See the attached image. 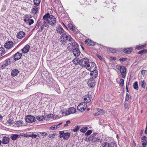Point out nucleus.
Returning a JSON list of instances; mask_svg holds the SVG:
<instances>
[{
  "mask_svg": "<svg viewBox=\"0 0 147 147\" xmlns=\"http://www.w3.org/2000/svg\"><path fill=\"white\" fill-rule=\"evenodd\" d=\"M44 25L45 27L48 28L49 25L52 26L55 25L56 22V19L53 15L48 13L43 17Z\"/></svg>",
  "mask_w": 147,
  "mask_h": 147,
  "instance_id": "nucleus-1",
  "label": "nucleus"
},
{
  "mask_svg": "<svg viewBox=\"0 0 147 147\" xmlns=\"http://www.w3.org/2000/svg\"><path fill=\"white\" fill-rule=\"evenodd\" d=\"M89 62V59L87 58H85L79 60V64L82 67H85L86 68L87 65H88Z\"/></svg>",
  "mask_w": 147,
  "mask_h": 147,
  "instance_id": "nucleus-2",
  "label": "nucleus"
},
{
  "mask_svg": "<svg viewBox=\"0 0 147 147\" xmlns=\"http://www.w3.org/2000/svg\"><path fill=\"white\" fill-rule=\"evenodd\" d=\"M67 44V49L70 51L72 50L75 47H78V44L75 41L73 42V43L72 42H69L66 43Z\"/></svg>",
  "mask_w": 147,
  "mask_h": 147,
  "instance_id": "nucleus-3",
  "label": "nucleus"
},
{
  "mask_svg": "<svg viewBox=\"0 0 147 147\" xmlns=\"http://www.w3.org/2000/svg\"><path fill=\"white\" fill-rule=\"evenodd\" d=\"M96 68L95 64L92 62H89L88 65H87V67H86V68L90 71L96 69Z\"/></svg>",
  "mask_w": 147,
  "mask_h": 147,
  "instance_id": "nucleus-4",
  "label": "nucleus"
},
{
  "mask_svg": "<svg viewBox=\"0 0 147 147\" xmlns=\"http://www.w3.org/2000/svg\"><path fill=\"white\" fill-rule=\"evenodd\" d=\"M87 107V104L82 102L79 104L77 107V109L79 111L82 112L84 111Z\"/></svg>",
  "mask_w": 147,
  "mask_h": 147,
  "instance_id": "nucleus-5",
  "label": "nucleus"
},
{
  "mask_svg": "<svg viewBox=\"0 0 147 147\" xmlns=\"http://www.w3.org/2000/svg\"><path fill=\"white\" fill-rule=\"evenodd\" d=\"M26 121L28 123H31L35 121V118L33 116L27 115L26 116Z\"/></svg>",
  "mask_w": 147,
  "mask_h": 147,
  "instance_id": "nucleus-6",
  "label": "nucleus"
},
{
  "mask_svg": "<svg viewBox=\"0 0 147 147\" xmlns=\"http://www.w3.org/2000/svg\"><path fill=\"white\" fill-rule=\"evenodd\" d=\"M65 42L66 43L69 42L73 43V42H74L75 41L71 36L69 34H65Z\"/></svg>",
  "mask_w": 147,
  "mask_h": 147,
  "instance_id": "nucleus-7",
  "label": "nucleus"
},
{
  "mask_svg": "<svg viewBox=\"0 0 147 147\" xmlns=\"http://www.w3.org/2000/svg\"><path fill=\"white\" fill-rule=\"evenodd\" d=\"M13 46V42L11 40L7 41L4 45V47L7 49H10Z\"/></svg>",
  "mask_w": 147,
  "mask_h": 147,
  "instance_id": "nucleus-8",
  "label": "nucleus"
},
{
  "mask_svg": "<svg viewBox=\"0 0 147 147\" xmlns=\"http://www.w3.org/2000/svg\"><path fill=\"white\" fill-rule=\"evenodd\" d=\"M76 111V109H75L73 107H71L68 109L67 111L66 112H65V115H68L71 114H73Z\"/></svg>",
  "mask_w": 147,
  "mask_h": 147,
  "instance_id": "nucleus-9",
  "label": "nucleus"
},
{
  "mask_svg": "<svg viewBox=\"0 0 147 147\" xmlns=\"http://www.w3.org/2000/svg\"><path fill=\"white\" fill-rule=\"evenodd\" d=\"M88 84L90 87H94L95 85V81L94 79L90 78V79L88 81Z\"/></svg>",
  "mask_w": 147,
  "mask_h": 147,
  "instance_id": "nucleus-10",
  "label": "nucleus"
},
{
  "mask_svg": "<svg viewBox=\"0 0 147 147\" xmlns=\"http://www.w3.org/2000/svg\"><path fill=\"white\" fill-rule=\"evenodd\" d=\"M91 78L94 79L98 76V71L96 69L91 71Z\"/></svg>",
  "mask_w": 147,
  "mask_h": 147,
  "instance_id": "nucleus-11",
  "label": "nucleus"
},
{
  "mask_svg": "<svg viewBox=\"0 0 147 147\" xmlns=\"http://www.w3.org/2000/svg\"><path fill=\"white\" fill-rule=\"evenodd\" d=\"M73 53L74 55L76 57L79 56L80 53V52L78 48L75 47L73 50Z\"/></svg>",
  "mask_w": 147,
  "mask_h": 147,
  "instance_id": "nucleus-12",
  "label": "nucleus"
},
{
  "mask_svg": "<svg viewBox=\"0 0 147 147\" xmlns=\"http://www.w3.org/2000/svg\"><path fill=\"white\" fill-rule=\"evenodd\" d=\"M25 33L23 31H20L16 35V37L19 39H22L25 36Z\"/></svg>",
  "mask_w": 147,
  "mask_h": 147,
  "instance_id": "nucleus-13",
  "label": "nucleus"
},
{
  "mask_svg": "<svg viewBox=\"0 0 147 147\" xmlns=\"http://www.w3.org/2000/svg\"><path fill=\"white\" fill-rule=\"evenodd\" d=\"M120 72L121 74L122 77L125 78L126 75V68L124 66H122L120 70Z\"/></svg>",
  "mask_w": 147,
  "mask_h": 147,
  "instance_id": "nucleus-14",
  "label": "nucleus"
},
{
  "mask_svg": "<svg viewBox=\"0 0 147 147\" xmlns=\"http://www.w3.org/2000/svg\"><path fill=\"white\" fill-rule=\"evenodd\" d=\"M22 56L21 53L18 52L14 55V59L15 61L18 60L21 58Z\"/></svg>",
  "mask_w": 147,
  "mask_h": 147,
  "instance_id": "nucleus-15",
  "label": "nucleus"
},
{
  "mask_svg": "<svg viewBox=\"0 0 147 147\" xmlns=\"http://www.w3.org/2000/svg\"><path fill=\"white\" fill-rule=\"evenodd\" d=\"M30 46L28 45H27L22 49V51L23 53H25L28 52L29 50Z\"/></svg>",
  "mask_w": 147,
  "mask_h": 147,
  "instance_id": "nucleus-16",
  "label": "nucleus"
},
{
  "mask_svg": "<svg viewBox=\"0 0 147 147\" xmlns=\"http://www.w3.org/2000/svg\"><path fill=\"white\" fill-rule=\"evenodd\" d=\"M85 43L86 44L89 46H93L94 45V42L91 40L87 39L85 41Z\"/></svg>",
  "mask_w": 147,
  "mask_h": 147,
  "instance_id": "nucleus-17",
  "label": "nucleus"
},
{
  "mask_svg": "<svg viewBox=\"0 0 147 147\" xmlns=\"http://www.w3.org/2000/svg\"><path fill=\"white\" fill-rule=\"evenodd\" d=\"M38 7L36 6H34L32 8L31 12L33 14H36L38 11Z\"/></svg>",
  "mask_w": 147,
  "mask_h": 147,
  "instance_id": "nucleus-18",
  "label": "nucleus"
},
{
  "mask_svg": "<svg viewBox=\"0 0 147 147\" xmlns=\"http://www.w3.org/2000/svg\"><path fill=\"white\" fill-rule=\"evenodd\" d=\"M92 97L90 95H88V96H86V97L84 98V102L86 103L89 102L91 100Z\"/></svg>",
  "mask_w": 147,
  "mask_h": 147,
  "instance_id": "nucleus-19",
  "label": "nucleus"
},
{
  "mask_svg": "<svg viewBox=\"0 0 147 147\" xmlns=\"http://www.w3.org/2000/svg\"><path fill=\"white\" fill-rule=\"evenodd\" d=\"M57 31L60 34H61L63 33L64 30L62 26L60 25H59L57 26Z\"/></svg>",
  "mask_w": 147,
  "mask_h": 147,
  "instance_id": "nucleus-20",
  "label": "nucleus"
},
{
  "mask_svg": "<svg viewBox=\"0 0 147 147\" xmlns=\"http://www.w3.org/2000/svg\"><path fill=\"white\" fill-rule=\"evenodd\" d=\"M19 72V71L18 69H15L12 71L11 74L12 76H15L18 75Z\"/></svg>",
  "mask_w": 147,
  "mask_h": 147,
  "instance_id": "nucleus-21",
  "label": "nucleus"
},
{
  "mask_svg": "<svg viewBox=\"0 0 147 147\" xmlns=\"http://www.w3.org/2000/svg\"><path fill=\"white\" fill-rule=\"evenodd\" d=\"M37 119L40 121H42L46 119V116L42 115L41 116H37L36 117Z\"/></svg>",
  "mask_w": 147,
  "mask_h": 147,
  "instance_id": "nucleus-22",
  "label": "nucleus"
},
{
  "mask_svg": "<svg viewBox=\"0 0 147 147\" xmlns=\"http://www.w3.org/2000/svg\"><path fill=\"white\" fill-rule=\"evenodd\" d=\"M68 27L72 31L75 32L76 31L75 27L71 24L69 23L68 25Z\"/></svg>",
  "mask_w": 147,
  "mask_h": 147,
  "instance_id": "nucleus-23",
  "label": "nucleus"
},
{
  "mask_svg": "<svg viewBox=\"0 0 147 147\" xmlns=\"http://www.w3.org/2000/svg\"><path fill=\"white\" fill-rule=\"evenodd\" d=\"M132 51V49L131 48H127L123 49V52L126 53H129Z\"/></svg>",
  "mask_w": 147,
  "mask_h": 147,
  "instance_id": "nucleus-24",
  "label": "nucleus"
},
{
  "mask_svg": "<svg viewBox=\"0 0 147 147\" xmlns=\"http://www.w3.org/2000/svg\"><path fill=\"white\" fill-rule=\"evenodd\" d=\"M9 138L7 137H4L2 141V143L3 144H8L9 142Z\"/></svg>",
  "mask_w": 147,
  "mask_h": 147,
  "instance_id": "nucleus-25",
  "label": "nucleus"
},
{
  "mask_svg": "<svg viewBox=\"0 0 147 147\" xmlns=\"http://www.w3.org/2000/svg\"><path fill=\"white\" fill-rule=\"evenodd\" d=\"M19 135L18 134H15L11 137V139L13 141L16 140L18 138Z\"/></svg>",
  "mask_w": 147,
  "mask_h": 147,
  "instance_id": "nucleus-26",
  "label": "nucleus"
},
{
  "mask_svg": "<svg viewBox=\"0 0 147 147\" xmlns=\"http://www.w3.org/2000/svg\"><path fill=\"white\" fill-rule=\"evenodd\" d=\"M10 59H7L3 62V63L6 67L10 64Z\"/></svg>",
  "mask_w": 147,
  "mask_h": 147,
  "instance_id": "nucleus-27",
  "label": "nucleus"
},
{
  "mask_svg": "<svg viewBox=\"0 0 147 147\" xmlns=\"http://www.w3.org/2000/svg\"><path fill=\"white\" fill-rule=\"evenodd\" d=\"M102 147H112V146H111L109 144V143L107 142H104L102 144Z\"/></svg>",
  "mask_w": 147,
  "mask_h": 147,
  "instance_id": "nucleus-28",
  "label": "nucleus"
},
{
  "mask_svg": "<svg viewBox=\"0 0 147 147\" xmlns=\"http://www.w3.org/2000/svg\"><path fill=\"white\" fill-rule=\"evenodd\" d=\"M25 136L27 137H31L32 138H36L37 137V135L36 134L34 133H32L29 135H27Z\"/></svg>",
  "mask_w": 147,
  "mask_h": 147,
  "instance_id": "nucleus-29",
  "label": "nucleus"
},
{
  "mask_svg": "<svg viewBox=\"0 0 147 147\" xmlns=\"http://www.w3.org/2000/svg\"><path fill=\"white\" fill-rule=\"evenodd\" d=\"M22 122V121H17L15 124L17 127H19L23 125Z\"/></svg>",
  "mask_w": 147,
  "mask_h": 147,
  "instance_id": "nucleus-30",
  "label": "nucleus"
},
{
  "mask_svg": "<svg viewBox=\"0 0 147 147\" xmlns=\"http://www.w3.org/2000/svg\"><path fill=\"white\" fill-rule=\"evenodd\" d=\"M146 45H137L136 46V48L138 50H140L146 47Z\"/></svg>",
  "mask_w": 147,
  "mask_h": 147,
  "instance_id": "nucleus-31",
  "label": "nucleus"
},
{
  "mask_svg": "<svg viewBox=\"0 0 147 147\" xmlns=\"http://www.w3.org/2000/svg\"><path fill=\"white\" fill-rule=\"evenodd\" d=\"M140 85L143 88H145L146 84V82L145 80L141 81L140 83Z\"/></svg>",
  "mask_w": 147,
  "mask_h": 147,
  "instance_id": "nucleus-32",
  "label": "nucleus"
},
{
  "mask_svg": "<svg viewBox=\"0 0 147 147\" xmlns=\"http://www.w3.org/2000/svg\"><path fill=\"white\" fill-rule=\"evenodd\" d=\"M105 3L107 4H109L110 6H113L114 5H115L112 2L111 0H106L105 1Z\"/></svg>",
  "mask_w": 147,
  "mask_h": 147,
  "instance_id": "nucleus-33",
  "label": "nucleus"
},
{
  "mask_svg": "<svg viewBox=\"0 0 147 147\" xmlns=\"http://www.w3.org/2000/svg\"><path fill=\"white\" fill-rule=\"evenodd\" d=\"M59 137L60 138H63L64 139V131H60L59 132Z\"/></svg>",
  "mask_w": 147,
  "mask_h": 147,
  "instance_id": "nucleus-34",
  "label": "nucleus"
},
{
  "mask_svg": "<svg viewBox=\"0 0 147 147\" xmlns=\"http://www.w3.org/2000/svg\"><path fill=\"white\" fill-rule=\"evenodd\" d=\"M87 127H83L80 130L81 132L83 133H85L88 129Z\"/></svg>",
  "mask_w": 147,
  "mask_h": 147,
  "instance_id": "nucleus-35",
  "label": "nucleus"
},
{
  "mask_svg": "<svg viewBox=\"0 0 147 147\" xmlns=\"http://www.w3.org/2000/svg\"><path fill=\"white\" fill-rule=\"evenodd\" d=\"M134 88L136 90H138V84L137 82H135L133 85Z\"/></svg>",
  "mask_w": 147,
  "mask_h": 147,
  "instance_id": "nucleus-36",
  "label": "nucleus"
},
{
  "mask_svg": "<svg viewBox=\"0 0 147 147\" xmlns=\"http://www.w3.org/2000/svg\"><path fill=\"white\" fill-rule=\"evenodd\" d=\"M64 34H63L60 37L59 40L61 43L63 44L64 41Z\"/></svg>",
  "mask_w": 147,
  "mask_h": 147,
  "instance_id": "nucleus-37",
  "label": "nucleus"
},
{
  "mask_svg": "<svg viewBox=\"0 0 147 147\" xmlns=\"http://www.w3.org/2000/svg\"><path fill=\"white\" fill-rule=\"evenodd\" d=\"M33 1L35 5H38L40 3V0H33Z\"/></svg>",
  "mask_w": 147,
  "mask_h": 147,
  "instance_id": "nucleus-38",
  "label": "nucleus"
},
{
  "mask_svg": "<svg viewBox=\"0 0 147 147\" xmlns=\"http://www.w3.org/2000/svg\"><path fill=\"white\" fill-rule=\"evenodd\" d=\"M4 50L3 48H0V56H2L5 53Z\"/></svg>",
  "mask_w": 147,
  "mask_h": 147,
  "instance_id": "nucleus-39",
  "label": "nucleus"
},
{
  "mask_svg": "<svg viewBox=\"0 0 147 147\" xmlns=\"http://www.w3.org/2000/svg\"><path fill=\"white\" fill-rule=\"evenodd\" d=\"M80 126L77 125L76 126L74 129H72L73 131L74 132H76L78 131L80 128Z\"/></svg>",
  "mask_w": 147,
  "mask_h": 147,
  "instance_id": "nucleus-40",
  "label": "nucleus"
},
{
  "mask_svg": "<svg viewBox=\"0 0 147 147\" xmlns=\"http://www.w3.org/2000/svg\"><path fill=\"white\" fill-rule=\"evenodd\" d=\"M70 134L69 133H65V140L68 139L70 136Z\"/></svg>",
  "mask_w": 147,
  "mask_h": 147,
  "instance_id": "nucleus-41",
  "label": "nucleus"
},
{
  "mask_svg": "<svg viewBox=\"0 0 147 147\" xmlns=\"http://www.w3.org/2000/svg\"><path fill=\"white\" fill-rule=\"evenodd\" d=\"M147 52V51L146 49H144L139 51L138 53V54L142 55L144 53H146Z\"/></svg>",
  "mask_w": 147,
  "mask_h": 147,
  "instance_id": "nucleus-42",
  "label": "nucleus"
},
{
  "mask_svg": "<svg viewBox=\"0 0 147 147\" xmlns=\"http://www.w3.org/2000/svg\"><path fill=\"white\" fill-rule=\"evenodd\" d=\"M99 140V139L97 137H96V136L95 137V138H94V139H92L91 141L93 143L94 142H96L98 140Z\"/></svg>",
  "mask_w": 147,
  "mask_h": 147,
  "instance_id": "nucleus-43",
  "label": "nucleus"
},
{
  "mask_svg": "<svg viewBox=\"0 0 147 147\" xmlns=\"http://www.w3.org/2000/svg\"><path fill=\"white\" fill-rule=\"evenodd\" d=\"M8 122L10 125H13L14 123L13 120L12 119H9L8 120Z\"/></svg>",
  "mask_w": 147,
  "mask_h": 147,
  "instance_id": "nucleus-44",
  "label": "nucleus"
},
{
  "mask_svg": "<svg viewBox=\"0 0 147 147\" xmlns=\"http://www.w3.org/2000/svg\"><path fill=\"white\" fill-rule=\"evenodd\" d=\"M92 132V130H89L87 132L85 133V134L86 136H89L91 134Z\"/></svg>",
  "mask_w": 147,
  "mask_h": 147,
  "instance_id": "nucleus-45",
  "label": "nucleus"
},
{
  "mask_svg": "<svg viewBox=\"0 0 147 147\" xmlns=\"http://www.w3.org/2000/svg\"><path fill=\"white\" fill-rule=\"evenodd\" d=\"M34 22V20L32 19L29 20L28 21V24L30 25L33 23Z\"/></svg>",
  "mask_w": 147,
  "mask_h": 147,
  "instance_id": "nucleus-46",
  "label": "nucleus"
},
{
  "mask_svg": "<svg viewBox=\"0 0 147 147\" xmlns=\"http://www.w3.org/2000/svg\"><path fill=\"white\" fill-rule=\"evenodd\" d=\"M57 129V126L56 125H53L50 127V129L52 130H54Z\"/></svg>",
  "mask_w": 147,
  "mask_h": 147,
  "instance_id": "nucleus-47",
  "label": "nucleus"
},
{
  "mask_svg": "<svg viewBox=\"0 0 147 147\" xmlns=\"http://www.w3.org/2000/svg\"><path fill=\"white\" fill-rule=\"evenodd\" d=\"M120 84L122 86H123L124 84V80L123 79H121L120 80Z\"/></svg>",
  "mask_w": 147,
  "mask_h": 147,
  "instance_id": "nucleus-48",
  "label": "nucleus"
},
{
  "mask_svg": "<svg viewBox=\"0 0 147 147\" xmlns=\"http://www.w3.org/2000/svg\"><path fill=\"white\" fill-rule=\"evenodd\" d=\"M97 134L96 133H94L93 134H92L90 136V138H91L92 139H94L96 137V135Z\"/></svg>",
  "mask_w": 147,
  "mask_h": 147,
  "instance_id": "nucleus-49",
  "label": "nucleus"
},
{
  "mask_svg": "<svg viewBox=\"0 0 147 147\" xmlns=\"http://www.w3.org/2000/svg\"><path fill=\"white\" fill-rule=\"evenodd\" d=\"M129 98V94L127 93L126 94V96L125 98V100L127 101H128Z\"/></svg>",
  "mask_w": 147,
  "mask_h": 147,
  "instance_id": "nucleus-50",
  "label": "nucleus"
},
{
  "mask_svg": "<svg viewBox=\"0 0 147 147\" xmlns=\"http://www.w3.org/2000/svg\"><path fill=\"white\" fill-rule=\"evenodd\" d=\"M45 116H46V118H52L53 117V115L52 114H48L46 115H45Z\"/></svg>",
  "mask_w": 147,
  "mask_h": 147,
  "instance_id": "nucleus-51",
  "label": "nucleus"
},
{
  "mask_svg": "<svg viewBox=\"0 0 147 147\" xmlns=\"http://www.w3.org/2000/svg\"><path fill=\"white\" fill-rule=\"evenodd\" d=\"M79 60L78 59H74L73 61V62L75 64H77L78 63H79Z\"/></svg>",
  "mask_w": 147,
  "mask_h": 147,
  "instance_id": "nucleus-52",
  "label": "nucleus"
},
{
  "mask_svg": "<svg viewBox=\"0 0 147 147\" xmlns=\"http://www.w3.org/2000/svg\"><path fill=\"white\" fill-rule=\"evenodd\" d=\"M142 145L143 147H145L146 146V145L147 144V142L146 140L142 141Z\"/></svg>",
  "mask_w": 147,
  "mask_h": 147,
  "instance_id": "nucleus-53",
  "label": "nucleus"
},
{
  "mask_svg": "<svg viewBox=\"0 0 147 147\" xmlns=\"http://www.w3.org/2000/svg\"><path fill=\"white\" fill-rule=\"evenodd\" d=\"M127 60V58H121L119 59V61L120 62H123L126 61Z\"/></svg>",
  "mask_w": 147,
  "mask_h": 147,
  "instance_id": "nucleus-54",
  "label": "nucleus"
},
{
  "mask_svg": "<svg viewBox=\"0 0 147 147\" xmlns=\"http://www.w3.org/2000/svg\"><path fill=\"white\" fill-rule=\"evenodd\" d=\"M98 111L99 112H101L103 113H105V111H104L103 110L100 109H98Z\"/></svg>",
  "mask_w": 147,
  "mask_h": 147,
  "instance_id": "nucleus-55",
  "label": "nucleus"
},
{
  "mask_svg": "<svg viewBox=\"0 0 147 147\" xmlns=\"http://www.w3.org/2000/svg\"><path fill=\"white\" fill-rule=\"evenodd\" d=\"M111 145H113V146H114L115 147H117V144H116V143L115 142H111V144L110 145L111 146Z\"/></svg>",
  "mask_w": 147,
  "mask_h": 147,
  "instance_id": "nucleus-56",
  "label": "nucleus"
},
{
  "mask_svg": "<svg viewBox=\"0 0 147 147\" xmlns=\"http://www.w3.org/2000/svg\"><path fill=\"white\" fill-rule=\"evenodd\" d=\"M44 26H45L44 25V24L41 26L39 29L40 32H42V30H43Z\"/></svg>",
  "mask_w": 147,
  "mask_h": 147,
  "instance_id": "nucleus-57",
  "label": "nucleus"
},
{
  "mask_svg": "<svg viewBox=\"0 0 147 147\" xmlns=\"http://www.w3.org/2000/svg\"><path fill=\"white\" fill-rule=\"evenodd\" d=\"M71 123L70 121H67L66 122V123L65 124V126H68L69 125V124H70Z\"/></svg>",
  "mask_w": 147,
  "mask_h": 147,
  "instance_id": "nucleus-58",
  "label": "nucleus"
},
{
  "mask_svg": "<svg viewBox=\"0 0 147 147\" xmlns=\"http://www.w3.org/2000/svg\"><path fill=\"white\" fill-rule=\"evenodd\" d=\"M55 134H51L49 136V137L51 138H53L55 137Z\"/></svg>",
  "mask_w": 147,
  "mask_h": 147,
  "instance_id": "nucleus-59",
  "label": "nucleus"
},
{
  "mask_svg": "<svg viewBox=\"0 0 147 147\" xmlns=\"http://www.w3.org/2000/svg\"><path fill=\"white\" fill-rule=\"evenodd\" d=\"M122 66H121L119 65H117L116 66V69H121V68H122Z\"/></svg>",
  "mask_w": 147,
  "mask_h": 147,
  "instance_id": "nucleus-60",
  "label": "nucleus"
},
{
  "mask_svg": "<svg viewBox=\"0 0 147 147\" xmlns=\"http://www.w3.org/2000/svg\"><path fill=\"white\" fill-rule=\"evenodd\" d=\"M6 67V66L5 65H4V64L3 63V64L2 65L1 67V68L2 69H3L5 68Z\"/></svg>",
  "mask_w": 147,
  "mask_h": 147,
  "instance_id": "nucleus-61",
  "label": "nucleus"
},
{
  "mask_svg": "<svg viewBox=\"0 0 147 147\" xmlns=\"http://www.w3.org/2000/svg\"><path fill=\"white\" fill-rule=\"evenodd\" d=\"M41 135L43 136H45L47 134V133L45 132H42L41 133Z\"/></svg>",
  "mask_w": 147,
  "mask_h": 147,
  "instance_id": "nucleus-62",
  "label": "nucleus"
},
{
  "mask_svg": "<svg viewBox=\"0 0 147 147\" xmlns=\"http://www.w3.org/2000/svg\"><path fill=\"white\" fill-rule=\"evenodd\" d=\"M96 55L97 56V57L100 59V60H102V57H101V56L99 55H98V54H97Z\"/></svg>",
  "mask_w": 147,
  "mask_h": 147,
  "instance_id": "nucleus-63",
  "label": "nucleus"
},
{
  "mask_svg": "<svg viewBox=\"0 0 147 147\" xmlns=\"http://www.w3.org/2000/svg\"><path fill=\"white\" fill-rule=\"evenodd\" d=\"M136 146V144L135 142L133 141L132 143V147H135Z\"/></svg>",
  "mask_w": 147,
  "mask_h": 147,
  "instance_id": "nucleus-64",
  "label": "nucleus"
}]
</instances>
